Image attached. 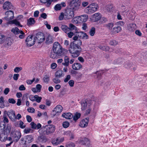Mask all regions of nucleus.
<instances>
[{"label": "nucleus", "mask_w": 147, "mask_h": 147, "mask_svg": "<svg viewBox=\"0 0 147 147\" xmlns=\"http://www.w3.org/2000/svg\"><path fill=\"white\" fill-rule=\"evenodd\" d=\"M22 70V67H16L14 69V71L15 73H18Z\"/></svg>", "instance_id": "46"}, {"label": "nucleus", "mask_w": 147, "mask_h": 147, "mask_svg": "<svg viewBox=\"0 0 147 147\" xmlns=\"http://www.w3.org/2000/svg\"><path fill=\"white\" fill-rule=\"evenodd\" d=\"M74 14L73 11L71 9H66L64 13H61L59 17V20H61L63 19L66 20L71 19L74 16Z\"/></svg>", "instance_id": "4"}, {"label": "nucleus", "mask_w": 147, "mask_h": 147, "mask_svg": "<svg viewBox=\"0 0 147 147\" xmlns=\"http://www.w3.org/2000/svg\"><path fill=\"white\" fill-rule=\"evenodd\" d=\"M30 125L31 126V127L33 129H38L41 127V125L40 123H38L37 125L34 122H32Z\"/></svg>", "instance_id": "21"}, {"label": "nucleus", "mask_w": 147, "mask_h": 147, "mask_svg": "<svg viewBox=\"0 0 147 147\" xmlns=\"http://www.w3.org/2000/svg\"><path fill=\"white\" fill-rule=\"evenodd\" d=\"M57 67V64L55 63H53L51 64V68L52 69H55Z\"/></svg>", "instance_id": "64"}, {"label": "nucleus", "mask_w": 147, "mask_h": 147, "mask_svg": "<svg viewBox=\"0 0 147 147\" xmlns=\"http://www.w3.org/2000/svg\"><path fill=\"white\" fill-rule=\"evenodd\" d=\"M102 15L100 13H96L92 15L91 20L93 22H96L100 19Z\"/></svg>", "instance_id": "11"}, {"label": "nucleus", "mask_w": 147, "mask_h": 147, "mask_svg": "<svg viewBox=\"0 0 147 147\" xmlns=\"http://www.w3.org/2000/svg\"><path fill=\"white\" fill-rule=\"evenodd\" d=\"M50 76L48 75H45L43 78L44 82L46 83H48L50 80Z\"/></svg>", "instance_id": "30"}, {"label": "nucleus", "mask_w": 147, "mask_h": 147, "mask_svg": "<svg viewBox=\"0 0 147 147\" xmlns=\"http://www.w3.org/2000/svg\"><path fill=\"white\" fill-rule=\"evenodd\" d=\"M3 8L5 10H7L13 8V6L10 2L7 1L3 4Z\"/></svg>", "instance_id": "8"}, {"label": "nucleus", "mask_w": 147, "mask_h": 147, "mask_svg": "<svg viewBox=\"0 0 147 147\" xmlns=\"http://www.w3.org/2000/svg\"><path fill=\"white\" fill-rule=\"evenodd\" d=\"M11 127L9 126H7V128L4 130V133H6V135H7L10 133L11 131Z\"/></svg>", "instance_id": "41"}, {"label": "nucleus", "mask_w": 147, "mask_h": 147, "mask_svg": "<svg viewBox=\"0 0 147 147\" xmlns=\"http://www.w3.org/2000/svg\"><path fill=\"white\" fill-rule=\"evenodd\" d=\"M11 43V42L10 40V38H7L6 39V41L5 42V44L8 46H10Z\"/></svg>", "instance_id": "53"}, {"label": "nucleus", "mask_w": 147, "mask_h": 147, "mask_svg": "<svg viewBox=\"0 0 147 147\" xmlns=\"http://www.w3.org/2000/svg\"><path fill=\"white\" fill-rule=\"evenodd\" d=\"M19 33L20 34L19 35V38L20 39L24 38L25 36L24 33L22 30H20Z\"/></svg>", "instance_id": "49"}, {"label": "nucleus", "mask_w": 147, "mask_h": 147, "mask_svg": "<svg viewBox=\"0 0 147 147\" xmlns=\"http://www.w3.org/2000/svg\"><path fill=\"white\" fill-rule=\"evenodd\" d=\"M22 117V115L20 113L16 115H15V121H16L17 120H19Z\"/></svg>", "instance_id": "57"}, {"label": "nucleus", "mask_w": 147, "mask_h": 147, "mask_svg": "<svg viewBox=\"0 0 147 147\" xmlns=\"http://www.w3.org/2000/svg\"><path fill=\"white\" fill-rule=\"evenodd\" d=\"M72 69L75 70H78L82 68V65L79 63H75L72 66Z\"/></svg>", "instance_id": "16"}, {"label": "nucleus", "mask_w": 147, "mask_h": 147, "mask_svg": "<svg viewBox=\"0 0 147 147\" xmlns=\"http://www.w3.org/2000/svg\"><path fill=\"white\" fill-rule=\"evenodd\" d=\"M78 37L77 36L73 37V39L74 41L70 43L69 49L71 56L73 58L79 56L82 51L80 46L82 45V42L81 40L78 39Z\"/></svg>", "instance_id": "1"}, {"label": "nucleus", "mask_w": 147, "mask_h": 147, "mask_svg": "<svg viewBox=\"0 0 147 147\" xmlns=\"http://www.w3.org/2000/svg\"><path fill=\"white\" fill-rule=\"evenodd\" d=\"M19 76V74H15L13 75V79L14 80H17Z\"/></svg>", "instance_id": "56"}, {"label": "nucleus", "mask_w": 147, "mask_h": 147, "mask_svg": "<svg viewBox=\"0 0 147 147\" xmlns=\"http://www.w3.org/2000/svg\"><path fill=\"white\" fill-rule=\"evenodd\" d=\"M81 22H86L88 18V16L87 15H83L80 16Z\"/></svg>", "instance_id": "27"}, {"label": "nucleus", "mask_w": 147, "mask_h": 147, "mask_svg": "<svg viewBox=\"0 0 147 147\" xmlns=\"http://www.w3.org/2000/svg\"><path fill=\"white\" fill-rule=\"evenodd\" d=\"M13 24H15L16 26L20 27H22V26L20 24L19 22L16 19L13 20Z\"/></svg>", "instance_id": "44"}, {"label": "nucleus", "mask_w": 147, "mask_h": 147, "mask_svg": "<svg viewBox=\"0 0 147 147\" xmlns=\"http://www.w3.org/2000/svg\"><path fill=\"white\" fill-rule=\"evenodd\" d=\"M113 26V24L112 23H110L105 25L106 27L110 30H111Z\"/></svg>", "instance_id": "43"}, {"label": "nucleus", "mask_w": 147, "mask_h": 147, "mask_svg": "<svg viewBox=\"0 0 147 147\" xmlns=\"http://www.w3.org/2000/svg\"><path fill=\"white\" fill-rule=\"evenodd\" d=\"M62 116L67 119H71L73 117V115L70 113H64L62 114Z\"/></svg>", "instance_id": "18"}, {"label": "nucleus", "mask_w": 147, "mask_h": 147, "mask_svg": "<svg viewBox=\"0 0 147 147\" xmlns=\"http://www.w3.org/2000/svg\"><path fill=\"white\" fill-rule=\"evenodd\" d=\"M5 14L7 16L4 18L7 21L12 20L14 18V12L11 10L6 11Z\"/></svg>", "instance_id": "9"}, {"label": "nucleus", "mask_w": 147, "mask_h": 147, "mask_svg": "<svg viewBox=\"0 0 147 147\" xmlns=\"http://www.w3.org/2000/svg\"><path fill=\"white\" fill-rule=\"evenodd\" d=\"M7 115L9 118L13 122H15V113L13 110H10L7 113Z\"/></svg>", "instance_id": "13"}, {"label": "nucleus", "mask_w": 147, "mask_h": 147, "mask_svg": "<svg viewBox=\"0 0 147 147\" xmlns=\"http://www.w3.org/2000/svg\"><path fill=\"white\" fill-rule=\"evenodd\" d=\"M33 138L32 136L28 135L26 136V142L28 143H30L32 142L33 141Z\"/></svg>", "instance_id": "36"}, {"label": "nucleus", "mask_w": 147, "mask_h": 147, "mask_svg": "<svg viewBox=\"0 0 147 147\" xmlns=\"http://www.w3.org/2000/svg\"><path fill=\"white\" fill-rule=\"evenodd\" d=\"M80 113H76L73 116V120L76 121L80 117Z\"/></svg>", "instance_id": "37"}, {"label": "nucleus", "mask_w": 147, "mask_h": 147, "mask_svg": "<svg viewBox=\"0 0 147 147\" xmlns=\"http://www.w3.org/2000/svg\"><path fill=\"white\" fill-rule=\"evenodd\" d=\"M42 3H47V6L49 7L51 5V0H40Z\"/></svg>", "instance_id": "34"}, {"label": "nucleus", "mask_w": 147, "mask_h": 147, "mask_svg": "<svg viewBox=\"0 0 147 147\" xmlns=\"http://www.w3.org/2000/svg\"><path fill=\"white\" fill-rule=\"evenodd\" d=\"M121 30V28L120 26L114 27L113 29V32L117 33L120 32Z\"/></svg>", "instance_id": "32"}, {"label": "nucleus", "mask_w": 147, "mask_h": 147, "mask_svg": "<svg viewBox=\"0 0 147 147\" xmlns=\"http://www.w3.org/2000/svg\"><path fill=\"white\" fill-rule=\"evenodd\" d=\"M87 105L88 106L90 107L92 104L95 103V102L94 100H86Z\"/></svg>", "instance_id": "38"}, {"label": "nucleus", "mask_w": 147, "mask_h": 147, "mask_svg": "<svg viewBox=\"0 0 147 147\" xmlns=\"http://www.w3.org/2000/svg\"><path fill=\"white\" fill-rule=\"evenodd\" d=\"M58 78H55L53 79V82L55 84L59 83L60 82V80Z\"/></svg>", "instance_id": "50"}, {"label": "nucleus", "mask_w": 147, "mask_h": 147, "mask_svg": "<svg viewBox=\"0 0 147 147\" xmlns=\"http://www.w3.org/2000/svg\"><path fill=\"white\" fill-rule=\"evenodd\" d=\"M31 129L30 128H26L24 129V132L26 134H28L30 132Z\"/></svg>", "instance_id": "63"}, {"label": "nucleus", "mask_w": 147, "mask_h": 147, "mask_svg": "<svg viewBox=\"0 0 147 147\" xmlns=\"http://www.w3.org/2000/svg\"><path fill=\"white\" fill-rule=\"evenodd\" d=\"M81 4L79 0H73L70 3L71 7L75 10L79 9L81 7Z\"/></svg>", "instance_id": "6"}, {"label": "nucleus", "mask_w": 147, "mask_h": 147, "mask_svg": "<svg viewBox=\"0 0 147 147\" xmlns=\"http://www.w3.org/2000/svg\"><path fill=\"white\" fill-rule=\"evenodd\" d=\"M78 33V36L82 39H87L88 38V36L86 34L83 32H77Z\"/></svg>", "instance_id": "15"}, {"label": "nucleus", "mask_w": 147, "mask_h": 147, "mask_svg": "<svg viewBox=\"0 0 147 147\" xmlns=\"http://www.w3.org/2000/svg\"><path fill=\"white\" fill-rule=\"evenodd\" d=\"M53 42V38L52 36L50 35H49L46 39V43L50 44Z\"/></svg>", "instance_id": "29"}, {"label": "nucleus", "mask_w": 147, "mask_h": 147, "mask_svg": "<svg viewBox=\"0 0 147 147\" xmlns=\"http://www.w3.org/2000/svg\"><path fill=\"white\" fill-rule=\"evenodd\" d=\"M62 125L64 128H66L69 126V122L65 121L63 122Z\"/></svg>", "instance_id": "47"}, {"label": "nucleus", "mask_w": 147, "mask_h": 147, "mask_svg": "<svg viewBox=\"0 0 147 147\" xmlns=\"http://www.w3.org/2000/svg\"><path fill=\"white\" fill-rule=\"evenodd\" d=\"M7 135L5 134H0V141L1 142H5L7 139Z\"/></svg>", "instance_id": "28"}, {"label": "nucleus", "mask_w": 147, "mask_h": 147, "mask_svg": "<svg viewBox=\"0 0 147 147\" xmlns=\"http://www.w3.org/2000/svg\"><path fill=\"white\" fill-rule=\"evenodd\" d=\"M69 31H74L76 33H77L78 31V29L73 24H69Z\"/></svg>", "instance_id": "19"}, {"label": "nucleus", "mask_w": 147, "mask_h": 147, "mask_svg": "<svg viewBox=\"0 0 147 147\" xmlns=\"http://www.w3.org/2000/svg\"><path fill=\"white\" fill-rule=\"evenodd\" d=\"M11 31L14 34H19L20 30L16 27H15L12 28L11 30Z\"/></svg>", "instance_id": "33"}, {"label": "nucleus", "mask_w": 147, "mask_h": 147, "mask_svg": "<svg viewBox=\"0 0 147 147\" xmlns=\"http://www.w3.org/2000/svg\"><path fill=\"white\" fill-rule=\"evenodd\" d=\"M98 8L97 4L92 3L90 4L86 9V11L87 13H92L97 11Z\"/></svg>", "instance_id": "5"}, {"label": "nucleus", "mask_w": 147, "mask_h": 147, "mask_svg": "<svg viewBox=\"0 0 147 147\" xmlns=\"http://www.w3.org/2000/svg\"><path fill=\"white\" fill-rule=\"evenodd\" d=\"M107 10L108 11L111 12L113 10V6L112 4L109 5L107 6Z\"/></svg>", "instance_id": "42"}, {"label": "nucleus", "mask_w": 147, "mask_h": 147, "mask_svg": "<svg viewBox=\"0 0 147 147\" xmlns=\"http://www.w3.org/2000/svg\"><path fill=\"white\" fill-rule=\"evenodd\" d=\"M71 76L70 75H67L66 78L64 80V82H67L70 79Z\"/></svg>", "instance_id": "62"}, {"label": "nucleus", "mask_w": 147, "mask_h": 147, "mask_svg": "<svg viewBox=\"0 0 147 147\" xmlns=\"http://www.w3.org/2000/svg\"><path fill=\"white\" fill-rule=\"evenodd\" d=\"M47 14L44 13H42L40 15V17L44 19H46L47 18Z\"/></svg>", "instance_id": "61"}, {"label": "nucleus", "mask_w": 147, "mask_h": 147, "mask_svg": "<svg viewBox=\"0 0 147 147\" xmlns=\"http://www.w3.org/2000/svg\"><path fill=\"white\" fill-rule=\"evenodd\" d=\"M36 88L39 92L41 91L42 88V86L40 84H37L36 85Z\"/></svg>", "instance_id": "55"}, {"label": "nucleus", "mask_w": 147, "mask_h": 147, "mask_svg": "<svg viewBox=\"0 0 147 147\" xmlns=\"http://www.w3.org/2000/svg\"><path fill=\"white\" fill-rule=\"evenodd\" d=\"M20 123H19V125L20 127L22 129H24L26 127V125H24V123L21 120L19 121Z\"/></svg>", "instance_id": "52"}, {"label": "nucleus", "mask_w": 147, "mask_h": 147, "mask_svg": "<svg viewBox=\"0 0 147 147\" xmlns=\"http://www.w3.org/2000/svg\"><path fill=\"white\" fill-rule=\"evenodd\" d=\"M66 34H67L68 37L69 38H72L74 35V33L71 31L69 32Z\"/></svg>", "instance_id": "59"}, {"label": "nucleus", "mask_w": 147, "mask_h": 147, "mask_svg": "<svg viewBox=\"0 0 147 147\" xmlns=\"http://www.w3.org/2000/svg\"><path fill=\"white\" fill-rule=\"evenodd\" d=\"M42 99V98L41 97H39L38 95H36L35 101L37 102L40 103L41 102Z\"/></svg>", "instance_id": "48"}, {"label": "nucleus", "mask_w": 147, "mask_h": 147, "mask_svg": "<svg viewBox=\"0 0 147 147\" xmlns=\"http://www.w3.org/2000/svg\"><path fill=\"white\" fill-rule=\"evenodd\" d=\"M81 109L82 110H85L88 106L86 104V100L84 101L81 103Z\"/></svg>", "instance_id": "35"}, {"label": "nucleus", "mask_w": 147, "mask_h": 147, "mask_svg": "<svg viewBox=\"0 0 147 147\" xmlns=\"http://www.w3.org/2000/svg\"><path fill=\"white\" fill-rule=\"evenodd\" d=\"M28 111L31 113H34L35 111L34 109L32 107H29L27 109Z\"/></svg>", "instance_id": "58"}, {"label": "nucleus", "mask_w": 147, "mask_h": 147, "mask_svg": "<svg viewBox=\"0 0 147 147\" xmlns=\"http://www.w3.org/2000/svg\"><path fill=\"white\" fill-rule=\"evenodd\" d=\"M21 136V134L20 132L18 131H16L15 133L14 138V141L16 142H17L20 138Z\"/></svg>", "instance_id": "20"}, {"label": "nucleus", "mask_w": 147, "mask_h": 147, "mask_svg": "<svg viewBox=\"0 0 147 147\" xmlns=\"http://www.w3.org/2000/svg\"><path fill=\"white\" fill-rule=\"evenodd\" d=\"M64 74L63 71L61 69L57 71L55 73V76L56 77L61 78L64 76Z\"/></svg>", "instance_id": "17"}, {"label": "nucleus", "mask_w": 147, "mask_h": 147, "mask_svg": "<svg viewBox=\"0 0 147 147\" xmlns=\"http://www.w3.org/2000/svg\"><path fill=\"white\" fill-rule=\"evenodd\" d=\"M5 39L6 38L4 35H0V44L4 42Z\"/></svg>", "instance_id": "40"}, {"label": "nucleus", "mask_w": 147, "mask_h": 147, "mask_svg": "<svg viewBox=\"0 0 147 147\" xmlns=\"http://www.w3.org/2000/svg\"><path fill=\"white\" fill-rule=\"evenodd\" d=\"M35 20L33 18H30L27 20V25L28 26H30L34 24Z\"/></svg>", "instance_id": "31"}, {"label": "nucleus", "mask_w": 147, "mask_h": 147, "mask_svg": "<svg viewBox=\"0 0 147 147\" xmlns=\"http://www.w3.org/2000/svg\"><path fill=\"white\" fill-rule=\"evenodd\" d=\"M117 44V42L115 40H112L109 43V44L111 45H115Z\"/></svg>", "instance_id": "54"}, {"label": "nucleus", "mask_w": 147, "mask_h": 147, "mask_svg": "<svg viewBox=\"0 0 147 147\" xmlns=\"http://www.w3.org/2000/svg\"><path fill=\"white\" fill-rule=\"evenodd\" d=\"M89 34L91 36H93L95 33V29L94 27L92 28L89 31Z\"/></svg>", "instance_id": "39"}, {"label": "nucleus", "mask_w": 147, "mask_h": 147, "mask_svg": "<svg viewBox=\"0 0 147 147\" xmlns=\"http://www.w3.org/2000/svg\"><path fill=\"white\" fill-rule=\"evenodd\" d=\"M63 109V107L61 105H58L54 109V111L57 113H61Z\"/></svg>", "instance_id": "23"}, {"label": "nucleus", "mask_w": 147, "mask_h": 147, "mask_svg": "<svg viewBox=\"0 0 147 147\" xmlns=\"http://www.w3.org/2000/svg\"><path fill=\"white\" fill-rule=\"evenodd\" d=\"M136 27L135 24H131L127 25V29L130 32H133L136 29Z\"/></svg>", "instance_id": "22"}, {"label": "nucleus", "mask_w": 147, "mask_h": 147, "mask_svg": "<svg viewBox=\"0 0 147 147\" xmlns=\"http://www.w3.org/2000/svg\"><path fill=\"white\" fill-rule=\"evenodd\" d=\"M55 130V126L51 124L43 126L38 131L41 136H44L53 133Z\"/></svg>", "instance_id": "2"}, {"label": "nucleus", "mask_w": 147, "mask_h": 147, "mask_svg": "<svg viewBox=\"0 0 147 147\" xmlns=\"http://www.w3.org/2000/svg\"><path fill=\"white\" fill-rule=\"evenodd\" d=\"M72 22L75 24H78L81 22L80 16L74 18L72 20Z\"/></svg>", "instance_id": "26"}, {"label": "nucleus", "mask_w": 147, "mask_h": 147, "mask_svg": "<svg viewBox=\"0 0 147 147\" xmlns=\"http://www.w3.org/2000/svg\"><path fill=\"white\" fill-rule=\"evenodd\" d=\"M34 78L32 80H27L26 81V83L28 84H31L35 81Z\"/></svg>", "instance_id": "60"}, {"label": "nucleus", "mask_w": 147, "mask_h": 147, "mask_svg": "<svg viewBox=\"0 0 147 147\" xmlns=\"http://www.w3.org/2000/svg\"><path fill=\"white\" fill-rule=\"evenodd\" d=\"M89 121V120L88 118H86L83 119L80 122L79 124L80 126L82 127H86L88 125Z\"/></svg>", "instance_id": "14"}, {"label": "nucleus", "mask_w": 147, "mask_h": 147, "mask_svg": "<svg viewBox=\"0 0 147 147\" xmlns=\"http://www.w3.org/2000/svg\"><path fill=\"white\" fill-rule=\"evenodd\" d=\"M61 8V5L60 4H57L54 7L55 10L57 11L60 10Z\"/></svg>", "instance_id": "51"}, {"label": "nucleus", "mask_w": 147, "mask_h": 147, "mask_svg": "<svg viewBox=\"0 0 147 147\" xmlns=\"http://www.w3.org/2000/svg\"><path fill=\"white\" fill-rule=\"evenodd\" d=\"M35 37L32 35L28 36L26 40V45L28 47L33 45L35 43Z\"/></svg>", "instance_id": "7"}, {"label": "nucleus", "mask_w": 147, "mask_h": 147, "mask_svg": "<svg viewBox=\"0 0 147 147\" xmlns=\"http://www.w3.org/2000/svg\"><path fill=\"white\" fill-rule=\"evenodd\" d=\"M52 51L61 56L66 54L68 52L67 50L63 48L59 43L57 42H55L54 43L52 47Z\"/></svg>", "instance_id": "3"}, {"label": "nucleus", "mask_w": 147, "mask_h": 147, "mask_svg": "<svg viewBox=\"0 0 147 147\" xmlns=\"http://www.w3.org/2000/svg\"><path fill=\"white\" fill-rule=\"evenodd\" d=\"M61 28L65 33H67L69 31V27L66 25L62 24L61 25Z\"/></svg>", "instance_id": "25"}, {"label": "nucleus", "mask_w": 147, "mask_h": 147, "mask_svg": "<svg viewBox=\"0 0 147 147\" xmlns=\"http://www.w3.org/2000/svg\"><path fill=\"white\" fill-rule=\"evenodd\" d=\"M64 140L63 138H57L53 139L51 141L52 144L54 145H57L62 142Z\"/></svg>", "instance_id": "12"}, {"label": "nucleus", "mask_w": 147, "mask_h": 147, "mask_svg": "<svg viewBox=\"0 0 147 147\" xmlns=\"http://www.w3.org/2000/svg\"><path fill=\"white\" fill-rule=\"evenodd\" d=\"M66 147H75V145L73 142H70L67 143L66 145Z\"/></svg>", "instance_id": "45"}, {"label": "nucleus", "mask_w": 147, "mask_h": 147, "mask_svg": "<svg viewBox=\"0 0 147 147\" xmlns=\"http://www.w3.org/2000/svg\"><path fill=\"white\" fill-rule=\"evenodd\" d=\"M60 56V55H59L57 54L53 51L51 52L50 55V57L51 58L53 59H57L59 58V56Z\"/></svg>", "instance_id": "24"}, {"label": "nucleus", "mask_w": 147, "mask_h": 147, "mask_svg": "<svg viewBox=\"0 0 147 147\" xmlns=\"http://www.w3.org/2000/svg\"><path fill=\"white\" fill-rule=\"evenodd\" d=\"M35 38L36 40L38 43L42 42L45 40V37L42 33H37Z\"/></svg>", "instance_id": "10"}]
</instances>
